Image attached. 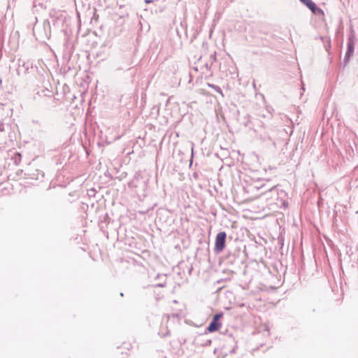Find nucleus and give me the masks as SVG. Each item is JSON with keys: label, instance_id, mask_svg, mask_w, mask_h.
Here are the masks:
<instances>
[{"label": "nucleus", "instance_id": "obj_1", "mask_svg": "<svg viewBox=\"0 0 358 358\" xmlns=\"http://www.w3.org/2000/svg\"><path fill=\"white\" fill-rule=\"evenodd\" d=\"M355 46V38L351 34L348 38L347 51L343 59L344 65H346L350 60V57L353 55Z\"/></svg>", "mask_w": 358, "mask_h": 358}, {"label": "nucleus", "instance_id": "obj_2", "mask_svg": "<svg viewBox=\"0 0 358 358\" xmlns=\"http://www.w3.org/2000/svg\"><path fill=\"white\" fill-rule=\"evenodd\" d=\"M227 234L224 231L219 232L215 238L214 250L215 252H221L224 247L226 243Z\"/></svg>", "mask_w": 358, "mask_h": 358}, {"label": "nucleus", "instance_id": "obj_3", "mask_svg": "<svg viewBox=\"0 0 358 358\" xmlns=\"http://www.w3.org/2000/svg\"><path fill=\"white\" fill-rule=\"evenodd\" d=\"M303 4L306 5L311 12L317 16H323L324 11L319 8L312 0H299Z\"/></svg>", "mask_w": 358, "mask_h": 358}, {"label": "nucleus", "instance_id": "obj_4", "mask_svg": "<svg viewBox=\"0 0 358 358\" xmlns=\"http://www.w3.org/2000/svg\"><path fill=\"white\" fill-rule=\"evenodd\" d=\"M259 138L262 140L264 142H271V145L273 146V148H276V143L275 140L272 138L271 134L268 133V131L264 132L263 134H259Z\"/></svg>", "mask_w": 358, "mask_h": 358}, {"label": "nucleus", "instance_id": "obj_5", "mask_svg": "<svg viewBox=\"0 0 358 358\" xmlns=\"http://www.w3.org/2000/svg\"><path fill=\"white\" fill-rule=\"evenodd\" d=\"M262 196H264L266 199H268L269 198H273L275 196H278V189L276 187H273L270 188L268 191H266L262 194Z\"/></svg>", "mask_w": 358, "mask_h": 358}, {"label": "nucleus", "instance_id": "obj_6", "mask_svg": "<svg viewBox=\"0 0 358 358\" xmlns=\"http://www.w3.org/2000/svg\"><path fill=\"white\" fill-rule=\"evenodd\" d=\"M221 326V324L220 322H216V321H213L212 320L207 329L210 331V332H214V331H216L219 329V328Z\"/></svg>", "mask_w": 358, "mask_h": 358}, {"label": "nucleus", "instance_id": "obj_7", "mask_svg": "<svg viewBox=\"0 0 358 358\" xmlns=\"http://www.w3.org/2000/svg\"><path fill=\"white\" fill-rule=\"evenodd\" d=\"M208 86L213 89L215 91H216L217 92H218L219 94H222V96H223L222 91L219 86L213 84H209Z\"/></svg>", "mask_w": 358, "mask_h": 358}, {"label": "nucleus", "instance_id": "obj_8", "mask_svg": "<svg viewBox=\"0 0 358 358\" xmlns=\"http://www.w3.org/2000/svg\"><path fill=\"white\" fill-rule=\"evenodd\" d=\"M222 315H223L222 313H216L215 315H214L212 320L219 322L220 319L222 317Z\"/></svg>", "mask_w": 358, "mask_h": 358}, {"label": "nucleus", "instance_id": "obj_9", "mask_svg": "<svg viewBox=\"0 0 358 358\" xmlns=\"http://www.w3.org/2000/svg\"><path fill=\"white\" fill-rule=\"evenodd\" d=\"M5 130V124L2 122L0 123V131H3Z\"/></svg>", "mask_w": 358, "mask_h": 358}, {"label": "nucleus", "instance_id": "obj_10", "mask_svg": "<svg viewBox=\"0 0 358 358\" xmlns=\"http://www.w3.org/2000/svg\"><path fill=\"white\" fill-rule=\"evenodd\" d=\"M145 2L146 3H152V2H153V0H145Z\"/></svg>", "mask_w": 358, "mask_h": 358}, {"label": "nucleus", "instance_id": "obj_11", "mask_svg": "<svg viewBox=\"0 0 358 358\" xmlns=\"http://www.w3.org/2000/svg\"><path fill=\"white\" fill-rule=\"evenodd\" d=\"M158 287H164V285L163 284H159L157 285Z\"/></svg>", "mask_w": 358, "mask_h": 358}, {"label": "nucleus", "instance_id": "obj_12", "mask_svg": "<svg viewBox=\"0 0 358 358\" xmlns=\"http://www.w3.org/2000/svg\"><path fill=\"white\" fill-rule=\"evenodd\" d=\"M167 334H168V333H167V334H163V335H162V336H163V337H165V336H167Z\"/></svg>", "mask_w": 358, "mask_h": 358}]
</instances>
